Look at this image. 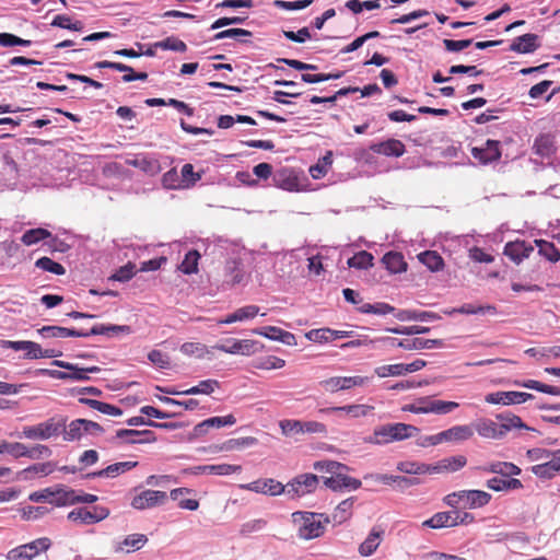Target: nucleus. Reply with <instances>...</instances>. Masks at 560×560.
Masks as SVG:
<instances>
[{
  "label": "nucleus",
  "mask_w": 560,
  "mask_h": 560,
  "mask_svg": "<svg viewBox=\"0 0 560 560\" xmlns=\"http://www.w3.org/2000/svg\"><path fill=\"white\" fill-rule=\"evenodd\" d=\"M499 422L491 419H479L472 423L474 431L485 439L501 440L512 429H525L534 431L533 428L528 427L523 420L511 412H502L495 416Z\"/></svg>",
  "instance_id": "f257e3e1"
},
{
  "label": "nucleus",
  "mask_w": 560,
  "mask_h": 560,
  "mask_svg": "<svg viewBox=\"0 0 560 560\" xmlns=\"http://www.w3.org/2000/svg\"><path fill=\"white\" fill-rule=\"evenodd\" d=\"M418 433L419 429L412 424L401 422L387 423L376 427L372 435L364 438V442L374 445H385L412 438Z\"/></svg>",
  "instance_id": "f03ea898"
},
{
  "label": "nucleus",
  "mask_w": 560,
  "mask_h": 560,
  "mask_svg": "<svg viewBox=\"0 0 560 560\" xmlns=\"http://www.w3.org/2000/svg\"><path fill=\"white\" fill-rule=\"evenodd\" d=\"M293 523L299 524L298 536L303 540L318 538L325 533V524L330 522L323 513L298 511L292 513Z\"/></svg>",
  "instance_id": "7ed1b4c3"
},
{
  "label": "nucleus",
  "mask_w": 560,
  "mask_h": 560,
  "mask_svg": "<svg viewBox=\"0 0 560 560\" xmlns=\"http://www.w3.org/2000/svg\"><path fill=\"white\" fill-rule=\"evenodd\" d=\"M66 422L67 418L65 417H51L47 421L36 425L24 427L20 436L30 440H48L59 433L65 434Z\"/></svg>",
  "instance_id": "20e7f679"
},
{
  "label": "nucleus",
  "mask_w": 560,
  "mask_h": 560,
  "mask_svg": "<svg viewBox=\"0 0 560 560\" xmlns=\"http://www.w3.org/2000/svg\"><path fill=\"white\" fill-rule=\"evenodd\" d=\"M491 500V494L482 490H460L447 494L443 501L451 508H458L464 502V508L478 509L487 505Z\"/></svg>",
  "instance_id": "39448f33"
},
{
  "label": "nucleus",
  "mask_w": 560,
  "mask_h": 560,
  "mask_svg": "<svg viewBox=\"0 0 560 560\" xmlns=\"http://www.w3.org/2000/svg\"><path fill=\"white\" fill-rule=\"evenodd\" d=\"M52 365L65 369L68 372L59 371V370H42L44 374L49 375L52 378L56 380H71V381H79L84 382L89 381L90 376L89 373H98L101 369L98 366H89V368H80L77 364L69 363L61 360H54Z\"/></svg>",
  "instance_id": "423d86ee"
},
{
  "label": "nucleus",
  "mask_w": 560,
  "mask_h": 560,
  "mask_svg": "<svg viewBox=\"0 0 560 560\" xmlns=\"http://www.w3.org/2000/svg\"><path fill=\"white\" fill-rule=\"evenodd\" d=\"M104 431V428L95 421L88 419H75L71 421L68 425L66 424L63 440L70 442L80 440L83 436V434L97 436L103 434Z\"/></svg>",
  "instance_id": "0eeeda50"
},
{
  "label": "nucleus",
  "mask_w": 560,
  "mask_h": 560,
  "mask_svg": "<svg viewBox=\"0 0 560 560\" xmlns=\"http://www.w3.org/2000/svg\"><path fill=\"white\" fill-rule=\"evenodd\" d=\"M319 479L314 474H302L289 481L284 493L291 499H298L316 490Z\"/></svg>",
  "instance_id": "6e6552de"
},
{
  "label": "nucleus",
  "mask_w": 560,
  "mask_h": 560,
  "mask_svg": "<svg viewBox=\"0 0 560 560\" xmlns=\"http://www.w3.org/2000/svg\"><path fill=\"white\" fill-rule=\"evenodd\" d=\"M51 540L48 537L37 538L28 544L21 545L8 552V560H32L37 555L50 548Z\"/></svg>",
  "instance_id": "1a4fd4ad"
},
{
  "label": "nucleus",
  "mask_w": 560,
  "mask_h": 560,
  "mask_svg": "<svg viewBox=\"0 0 560 560\" xmlns=\"http://www.w3.org/2000/svg\"><path fill=\"white\" fill-rule=\"evenodd\" d=\"M262 346H259L258 341L250 340V339H244V340H237V339H225L221 343H217L213 346V349L220 350L225 353L231 354H243V355H250L259 350Z\"/></svg>",
  "instance_id": "9d476101"
},
{
  "label": "nucleus",
  "mask_w": 560,
  "mask_h": 560,
  "mask_svg": "<svg viewBox=\"0 0 560 560\" xmlns=\"http://www.w3.org/2000/svg\"><path fill=\"white\" fill-rule=\"evenodd\" d=\"M534 398L533 394L524 392H495L486 395L485 401L493 405H515L523 404Z\"/></svg>",
  "instance_id": "9b49d317"
},
{
  "label": "nucleus",
  "mask_w": 560,
  "mask_h": 560,
  "mask_svg": "<svg viewBox=\"0 0 560 560\" xmlns=\"http://www.w3.org/2000/svg\"><path fill=\"white\" fill-rule=\"evenodd\" d=\"M109 515V510L105 506H94L93 511H89L85 508H79L72 510L68 514V520L83 524H94L105 520Z\"/></svg>",
  "instance_id": "f8f14e48"
},
{
  "label": "nucleus",
  "mask_w": 560,
  "mask_h": 560,
  "mask_svg": "<svg viewBox=\"0 0 560 560\" xmlns=\"http://www.w3.org/2000/svg\"><path fill=\"white\" fill-rule=\"evenodd\" d=\"M167 494L159 490H144L131 501V506L137 510H145L162 505L166 502Z\"/></svg>",
  "instance_id": "ddd939ff"
},
{
  "label": "nucleus",
  "mask_w": 560,
  "mask_h": 560,
  "mask_svg": "<svg viewBox=\"0 0 560 560\" xmlns=\"http://www.w3.org/2000/svg\"><path fill=\"white\" fill-rule=\"evenodd\" d=\"M121 440L128 444H144L153 443L156 441V436L151 430H135V429H120L116 431L115 436L110 440Z\"/></svg>",
  "instance_id": "4468645a"
},
{
  "label": "nucleus",
  "mask_w": 560,
  "mask_h": 560,
  "mask_svg": "<svg viewBox=\"0 0 560 560\" xmlns=\"http://www.w3.org/2000/svg\"><path fill=\"white\" fill-rule=\"evenodd\" d=\"M242 467L240 465H231V464H218V465H199L194 467H188L182 470L184 475H218L225 476L234 472L241 471Z\"/></svg>",
  "instance_id": "2eb2a0df"
},
{
  "label": "nucleus",
  "mask_w": 560,
  "mask_h": 560,
  "mask_svg": "<svg viewBox=\"0 0 560 560\" xmlns=\"http://www.w3.org/2000/svg\"><path fill=\"white\" fill-rule=\"evenodd\" d=\"M347 470H339L330 477L324 478V485L332 491H340L343 489L357 490L361 487V480L347 476Z\"/></svg>",
  "instance_id": "dca6fc26"
},
{
  "label": "nucleus",
  "mask_w": 560,
  "mask_h": 560,
  "mask_svg": "<svg viewBox=\"0 0 560 560\" xmlns=\"http://www.w3.org/2000/svg\"><path fill=\"white\" fill-rule=\"evenodd\" d=\"M242 487L257 493L272 497L280 495L285 491V487L280 481H277L272 478L259 479Z\"/></svg>",
  "instance_id": "f3484780"
},
{
  "label": "nucleus",
  "mask_w": 560,
  "mask_h": 560,
  "mask_svg": "<svg viewBox=\"0 0 560 560\" xmlns=\"http://www.w3.org/2000/svg\"><path fill=\"white\" fill-rule=\"evenodd\" d=\"M500 142L497 140H487L483 148L474 147L471 149V155L478 160L481 164H489L498 161L501 158Z\"/></svg>",
  "instance_id": "a211bd4d"
},
{
  "label": "nucleus",
  "mask_w": 560,
  "mask_h": 560,
  "mask_svg": "<svg viewBox=\"0 0 560 560\" xmlns=\"http://www.w3.org/2000/svg\"><path fill=\"white\" fill-rule=\"evenodd\" d=\"M386 340L389 341L392 346H397L406 350L433 349L442 346V340L440 339H424L419 337L400 341H397L395 338H387Z\"/></svg>",
  "instance_id": "6ab92c4d"
},
{
  "label": "nucleus",
  "mask_w": 560,
  "mask_h": 560,
  "mask_svg": "<svg viewBox=\"0 0 560 560\" xmlns=\"http://www.w3.org/2000/svg\"><path fill=\"white\" fill-rule=\"evenodd\" d=\"M138 465V462H119L112 465H108L106 468L89 472L84 476L85 479H95V478H115L116 476L126 472Z\"/></svg>",
  "instance_id": "aec40b11"
},
{
  "label": "nucleus",
  "mask_w": 560,
  "mask_h": 560,
  "mask_svg": "<svg viewBox=\"0 0 560 560\" xmlns=\"http://www.w3.org/2000/svg\"><path fill=\"white\" fill-rule=\"evenodd\" d=\"M533 250V246L527 245L525 241H516L506 243L503 254L518 265L523 259L528 258Z\"/></svg>",
  "instance_id": "412c9836"
},
{
  "label": "nucleus",
  "mask_w": 560,
  "mask_h": 560,
  "mask_svg": "<svg viewBox=\"0 0 560 560\" xmlns=\"http://www.w3.org/2000/svg\"><path fill=\"white\" fill-rule=\"evenodd\" d=\"M370 150L377 154L399 158L406 152L405 144L397 139H388L383 142L373 143Z\"/></svg>",
  "instance_id": "4be33fe9"
},
{
  "label": "nucleus",
  "mask_w": 560,
  "mask_h": 560,
  "mask_svg": "<svg viewBox=\"0 0 560 560\" xmlns=\"http://www.w3.org/2000/svg\"><path fill=\"white\" fill-rule=\"evenodd\" d=\"M551 455L550 460L532 467V471L535 476L541 479H551L560 471V450L551 453Z\"/></svg>",
  "instance_id": "5701e85b"
},
{
  "label": "nucleus",
  "mask_w": 560,
  "mask_h": 560,
  "mask_svg": "<svg viewBox=\"0 0 560 560\" xmlns=\"http://www.w3.org/2000/svg\"><path fill=\"white\" fill-rule=\"evenodd\" d=\"M457 518H458L457 510L439 512V513H435L431 518L424 521L422 523V526L430 527L433 529L454 527V526H456Z\"/></svg>",
  "instance_id": "b1692460"
},
{
  "label": "nucleus",
  "mask_w": 560,
  "mask_h": 560,
  "mask_svg": "<svg viewBox=\"0 0 560 560\" xmlns=\"http://www.w3.org/2000/svg\"><path fill=\"white\" fill-rule=\"evenodd\" d=\"M539 36L533 33H527L516 37L510 46V50L518 54H530L539 48Z\"/></svg>",
  "instance_id": "393cba45"
},
{
  "label": "nucleus",
  "mask_w": 560,
  "mask_h": 560,
  "mask_svg": "<svg viewBox=\"0 0 560 560\" xmlns=\"http://www.w3.org/2000/svg\"><path fill=\"white\" fill-rule=\"evenodd\" d=\"M467 464L464 455H456L443 458L436 464H431V474L454 472L463 468Z\"/></svg>",
  "instance_id": "a878e982"
},
{
  "label": "nucleus",
  "mask_w": 560,
  "mask_h": 560,
  "mask_svg": "<svg viewBox=\"0 0 560 560\" xmlns=\"http://www.w3.org/2000/svg\"><path fill=\"white\" fill-rule=\"evenodd\" d=\"M483 472L497 474L503 477L518 476L521 468L510 462H493L488 465L479 467Z\"/></svg>",
  "instance_id": "bb28decb"
},
{
  "label": "nucleus",
  "mask_w": 560,
  "mask_h": 560,
  "mask_svg": "<svg viewBox=\"0 0 560 560\" xmlns=\"http://www.w3.org/2000/svg\"><path fill=\"white\" fill-rule=\"evenodd\" d=\"M38 332L46 338L88 337L83 330L61 326H44L38 329Z\"/></svg>",
  "instance_id": "cd10ccee"
},
{
  "label": "nucleus",
  "mask_w": 560,
  "mask_h": 560,
  "mask_svg": "<svg viewBox=\"0 0 560 560\" xmlns=\"http://www.w3.org/2000/svg\"><path fill=\"white\" fill-rule=\"evenodd\" d=\"M395 317L398 320H419V322H432L441 319V316L433 312L427 311H413V310H399L395 313Z\"/></svg>",
  "instance_id": "c85d7f7f"
},
{
  "label": "nucleus",
  "mask_w": 560,
  "mask_h": 560,
  "mask_svg": "<svg viewBox=\"0 0 560 560\" xmlns=\"http://www.w3.org/2000/svg\"><path fill=\"white\" fill-rule=\"evenodd\" d=\"M384 530L380 527H373L365 540L359 546V553L363 557L371 556L380 546Z\"/></svg>",
  "instance_id": "c756f323"
},
{
  "label": "nucleus",
  "mask_w": 560,
  "mask_h": 560,
  "mask_svg": "<svg viewBox=\"0 0 560 560\" xmlns=\"http://www.w3.org/2000/svg\"><path fill=\"white\" fill-rule=\"evenodd\" d=\"M533 151L542 159L550 158L556 151L553 137L549 133L539 135L534 141Z\"/></svg>",
  "instance_id": "7c9ffc66"
},
{
  "label": "nucleus",
  "mask_w": 560,
  "mask_h": 560,
  "mask_svg": "<svg viewBox=\"0 0 560 560\" xmlns=\"http://www.w3.org/2000/svg\"><path fill=\"white\" fill-rule=\"evenodd\" d=\"M78 401L82 405L89 406L90 408H92L94 410H97L98 412H101L103 415H107V416H112V417H120L124 413L122 409H120L119 407L101 401V400L81 397V398H79Z\"/></svg>",
  "instance_id": "2f4dec72"
},
{
  "label": "nucleus",
  "mask_w": 560,
  "mask_h": 560,
  "mask_svg": "<svg viewBox=\"0 0 560 560\" xmlns=\"http://www.w3.org/2000/svg\"><path fill=\"white\" fill-rule=\"evenodd\" d=\"M130 332H131V327L130 326H128V325H113V324H109V325H104V324L94 325L89 331H85V334H88V337L89 336H95V335H103V336L112 337V336L118 335V334H130Z\"/></svg>",
  "instance_id": "473e14b6"
},
{
  "label": "nucleus",
  "mask_w": 560,
  "mask_h": 560,
  "mask_svg": "<svg viewBox=\"0 0 560 560\" xmlns=\"http://www.w3.org/2000/svg\"><path fill=\"white\" fill-rule=\"evenodd\" d=\"M382 262L390 273H400L407 269V262L402 254L398 252L386 253L382 258Z\"/></svg>",
  "instance_id": "72a5a7b5"
},
{
  "label": "nucleus",
  "mask_w": 560,
  "mask_h": 560,
  "mask_svg": "<svg viewBox=\"0 0 560 560\" xmlns=\"http://www.w3.org/2000/svg\"><path fill=\"white\" fill-rule=\"evenodd\" d=\"M474 435V428L471 425H455L451 429L441 432L443 441H465Z\"/></svg>",
  "instance_id": "f704fd0d"
},
{
  "label": "nucleus",
  "mask_w": 560,
  "mask_h": 560,
  "mask_svg": "<svg viewBox=\"0 0 560 560\" xmlns=\"http://www.w3.org/2000/svg\"><path fill=\"white\" fill-rule=\"evenodd\" d=\"M487 488L493 491H510V490H518L523 488V483L520 479L510 478V479H501L498 477H493L487 480Z\"/></svg>",
  "instance_id": "c9c22d12"
},
{
  "label": "nucleus",
  "mask_w": 560,
  "mask_h": 560,
  "mask_svg": "<svg viewBox=\"0 0 560 560\" xmlns=\"http://www.w3.org/2000/svg\"><path fill=\"white\" fill-rule=\"evenodd\" d=\"M273 182L278 187L290 191L298 187L296 176L288 168L277 171L273 175Z\"/></svg>",
  "instance_id": "e433bc0d"
},
{
  "label": "nucleus",
  "mask_w": 560,
  "mask_h": 560,
  "mask_svg": "<svg viewBox=\"0 0 560 560\" xmlns=\"http://www.w3.org/2000/svg\"><path fill=\"white\" fill-rule=\"evenodd\" d=\"M77 501V491L73 489L60 486L54 490V499L51 502H54L57 506L75 504Z\"/></svg>",
  "instance_id": "4c0bfd02"
},
{
  "label": "nucleus",
  "mask_w": 560,
  "mask_h": 560,
  "mask_svg": "<svg viewBox=\"0 0 560 560\" xmlns=\"http://www.w3.org/2000/svg\"><path fill=\"white\" fill-rule=\"evenodd\" d=\"M354 503V497L341 501L332 513V522L342 524L351 516V510Z\"/></svg>",
  "instance_id": "58836bf2"
},
{
  "label": "nucleus",
  "mask_w": 560,
  "mask_h": 560,
  "mask_svg": "<svg viewBox=\"0 0 560 560\" xmlns=\"http://www.w3.org/2000/svg\"><path fill=\"white\" fill-rule=\"evenodd\" d=\"M129 165L137 167L144 173H148L150 175H154L160 172V163L158 160L149 159L145 156L137 158L133 160H129L127 162Z\"/></svg>",
  "instance_id": "ea45409f"
},
{
  "label": "nucleus",
  "mask_w": 560,
  "mask_h": 560,
  "mask_svg": "<svg viewBox=\"0 0 560 560\" xmlns=\"http://www.w3.org/2000/svg\"><path fill=\"white\" fill-rule=\"evenodd\" d=\"M397 470L409 475L431 474V464L400 462L397 464Z\"/></svg>",
  "instance_id": "a19ab883"
},
{
  "label": "nucleus",
  "mask_w": 560,
  "mask_h": 560,
  "mask_svg": "<svg viewBox=\"0 0 560 560\" xmlns=\"http://www.w3.org/2000/svg\"><path fill=\"white\" fill-rule=\"evenodd\" d=\"M219 387H220L219 381L209 378V380L199 382V384L196 386H192L188 389L182 390V394H184V395H198V394L210 395L215 390V388H219Z\"/></svg>",
  "instance_id": "79ce46f5"
},
{
  "label": "nucleus",
  "mask_w": 560,
  "mask_h": 560,
  "mask_svg": "<svg viewBox=\"0 0 560 560\" xmlns=\"http://www.w3.org/2000/svg\"><path fill=\"white\" fill-rule=\"evenodd\" d=\"M419 260L431 271H439L444 267L443 258L433 250H427L419 255Z\"/></svg>",
  "instance_id": "37998d69"
},
{
  "label": "nucleus",
  "mask_w": 560,
  "mask_h": 560,
  "mask_svg": "<svg viewBox=\"0 0 560 560\" xmlns=\"http://www.w3.org/2000/svg\"><path fill=\"white\" fill-rule=\"evenodd\" d=\"M258 440L254 436H245L238 439H231L224 442L221 446H218V451H233L236 448L249 447L256 445Z\"/></svg>",
  "instance_id": "c03bdc74"
},
{
  "label": "nucleus",
  "mask_w": 560,
  "mask_h": 560,
  "mask_svg": "<svg viewBox=\"0 0 560 560\" xmlns=\"http://www.w3.org/2000/svg\"><path fill=\"white\" fill-rule=\"evenodd\" d=\"M48 237H51V233L48 230L43 228H36L27 230L22 235L21 241L24 245L31 246Z\"/></svg>",
  "instance_id": "a18cd8bd"
},
{
  "label": "nucleus",
  "mask_w": 560,
  "mask_h": 560,
  "mask_svg": "<svg viewBox=\"0 0 560 560\" xmlns=\"http://www.w3.org/2000/svg\"><path fill=\"white\" fill-rule=\"evenodd\" d=\"M535 243L539 247L538 253L551 262L560 260V252L553 243L545 240H536Z\"/></svg>",
  "instance_id": "49530a36"
},
{
  "label": "nucleus",
  "mask_w": 560,
  "mask_h": 560,
  "mask_svg": "<svg viewBox=\"0 0 560 560\" xmlns=\"http://www.w3.org/2000/svg\"><path fill=\"white\" fill-rule=\"evenodd\" d=\"M348 266L355 269H368L373 266V255L366 250H361L348 259Z\"/></svg>",
  "instance_id": "de8ad7c7"
},
{
  "label": "nucleus",
  "mask_w": 560,
  "mask_h": 560,
  "mask_svg": "<svg viewBox=\"0 0 560 560\" xmlns=\"http://www.w3.org/2000/svg\"><path fill=\"white\" fill-rule=\"evenodd\" d=\"M332 164V153L328 151L315 165L310 167V174L313 178L319 179L324 177L328 167Z\"/></svg>",
  "instance_id": "09e8293b"
},
{
  "label": "nucleus",
  "mask_w": 560,
  "mask_h": 560,
  "mask_svg": "<svg viewBox=\"0 0 560 560\" xmlns=\"http://www.w3.org/2000/svg\"><path fill=\"white\" fill-rule=\"evenodd\" d=\"M358 311L363 314H376V315H386L389 313H396L395 307L383 302H378L375 304L364 303L362 304Z\"/></svg>",
  "instance_id": "8fccbe9b"
},
{
  "label": "nucleus",
  "mask_w": 560,
  "mask_h": 560,
  "mask_svg": "<svg viewBox=\"0 0 560 560\" xmlns=\"http://www.w3.org/2000/svg\"><path fill=\"white\" fill-rule=\"evenodd\" d=\"M459 405L455 401H444V400H431L428 398V413H436V415H445L454 409H456Z\"/></svg>",
  "instance_id": "3c124183"
},
{
  "label": "nucleus",
  "mask_w": 560,
  "mask_h": 560,
  "mask_svg": "<svg viewBox=\"0 0 560 560\" xmlns=\"http://www.w3.org/2000/svg\"><path fill=\"white\" fill-rule=\"evenodd\" d=\"M35 267L57 276H62L66 273V269L61 264L56 262L46 256L37 259L35 261Z\"/></svg>",
  "instance_id": "603ef678"
},
{
  "label": "nucleus",
  "mask_w": 560,
  "mask_h": 560,
  "mask_svg": "<svg viewBox=\"0 0 560 560\" xmlns=\"http://www.w3.org/2000/svg\"><path fill=\"white\" fill-rule=\"evenodd\" d=\"M200 255L197 250H189L180 265V270L185 275L196 273L198 271V259Z\"/></svg>",
  "instance_id": "864d4df0"
},
{
  "label": "nucleus",
  "mask_w": 560,
  "mask_h": 560,
  "mask_svg": "<svg viewBox=\"0 0 560 560\" xmlns=\"http://www.w3.org/2000/svg\"><path fill=\"white\" fill-rule=\"evenodd\" d=\"M55 469V464L51 462H46L42 464H34L19 472L20 476H23L24 479H27L31 474H39L43 476H47L51 474Z\"/></svg>",
  "instance_id": "5fc2aeb1"
},
{
  "label": "nucleus",
  "mask_w": 560,
  "mask_h": 560,
  "mask_svg": "<svg viewBox=\"0 0 560 560\" xmlns=\"http://www.w3.org/2000/svg\"><path fill=\"white\" fill-rule=\"evenodd\" d=\"M280 429L282 434L290 438L298 439L303 434V427L301 420H282L280 421Z\"/></svg>",
  "instance_id": "6e6d98bb"
},
{
  "label": "nucleus",
  "mask_w": 560,
  "mask_h": 560,
  "mask_svg": "<svg viewBox=\"0 0 560 560\" xmlns=\"http://www.w3.org/2000/svg\"><path fill=\"white\" fill-rule=\"evenodd\" d=\"M2 453H8L15 458L24 457V454H26V445L19 442L10 443L7 441H1L0 454Z\"/></svg>",
  "instance_id": "4d7b16f0"
},
{
  "label": "nucleus",
  "mask_w": 560,
  "mask_h": 560,
  "mask_svg": "<svg viewBox=\"0 0 560 560\" xmlns=\"http://www.w3.org/2000/svg\"><path fill=\"white\" fill-rule=\"evenodd\" d=\"M497 312L495 306L493 305H485V306H475L474 304H464L458 308H454L451 313H460V314H486L491 313L494 314Z\"/></svg>",
  "instance_id": "13d9d810"
},
{
  "label": "nucleus",
  "mask_w": 560,
  "mask_h": 560,
  "mask_svg": "<svg viewBox=\"0 0 560 560\" xmlns=\"http://www.w3.org/2000/svg\"><path fill=\"white\" fill-rule=\"evenodd\" d=\"M314 469L317 471L328 472L331 476L339 470H349V467L335 460H319L314 464Z\"/></svg>",
  "instance_id": "bf43d9fd"
},
{
  "label": "nucleus",
  "mask_w": 560,
  "mask_h": 560,
  "mask_svg": "<svg viewBox=\"0 0 560 560\" xmlns=\"http://www.w3.org/2000/svg\"><path fill=\"white\" fill-rule=\"evenodd\" d=\"M154 47L179 52H184L187 50L186 44L176 37H167L161 42H156L154 43Z\"/></svg>",
  "instance_id": "052dcab7"
},
{
  "label": "nucleus",
  "mask_w": 560,
  "mask_h": 560,
  "mask_svg": "<svg viewBox=\"0 0 560 560\" xmlns=\"http://www.w3.org/2000/svg\"><path fill=\"white\" fill-rule=\"evenodd\" d=\"M386 331L396 334V335L411 336V335L427 334L430 331V328L425 327V326L413 325V326H399V327L386 328Z\"/></svg>",
  "instance_id": "680f3d73"
},
{
  "label": "nucleus",
  "mask_w": 560,
  "mask_h": 560,
  "mask_svg": "<svg viewBox=\"0 0 560 560\" xmlns=\"http://www.w3.org/2000/svg\"><path fill=\"white\" fill-rule=\"evenodd\" d=\"M375 373L380 377L405 375L404 363L378 366L375 369Z\"/></svg>",
  "instance_id": "e2e57ef3"
},
{
  "label": "nucleus",
  "mask_w": 560,
  "mask_h": 560,
  "mask_svg": "<svg viewBox=\"0 0 560 560\" xmlns=\"http://www.w3.org/2000/svg\"><path fill=\"white\" fill-rule=\"evenodd\" d=\"M51 455L52 451L47 445L37 444L31 448L26 446V454H24V457H28L31 459H40L48 458Z\"/></svg>",
  "instance_id": "0e129e2a"
},
{
  "label": "nucleus",
  "mask_w": 560,
  "mask_h": 560,
  "mask_svg": "<svg viewBox=\"0 0 560 560\" xmlns=\"http://www.w3.org/2000/svg\"><path fill=\"white\" fill-rule=\"evenodd\" d=\"M329 334L330 328H318L307 331L305 337L313 342H328L334 340V337H331Z\"/></svg>",
  "instance_id": "69168bd1"
},
{
  "label": "nucleus",
  "mask_w": 560,
  "mask_h": 560,
  "mask_svg": "<svg viewBox=\"0 0 560 560\" xmlns=\"http://www.w3.org/2000/svg\"><path fill=\"white\" fill-rule=\"evenodd\" d=\"M182 179L176 168H171L162 177V184L167 189H177L182 187Z\"/></svg>",
  "instance_id": "338daca9"
},
{
  "label": "nucleus",
  "mask_w": 560,
  "mask_h": 560,
  "mask_svg": "<svg viewBox=\"0 0 560 560\" xmlns=\"http://www.w3.org/2000/svg\"><path fill=\"white\" fill-rule=\"evenodd\" d=\"M148 541V537L143 534L128 535L121 542L122 546L131 548L133 551L141 549Z\"/></svg>",
  "instance_id": "774afa93"
}]
</instances>
